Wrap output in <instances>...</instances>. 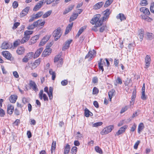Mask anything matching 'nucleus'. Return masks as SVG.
<instances>
[{
    "label": "nucleus",
    "instance_id": "obj_1",
    "mask_svg": "<svg viewBox=\"0 0 154 154\" xmlns=\"http://www.w3.org/2000/svg\"><path fill=\"white\" fill-rule=\"evenodd\" d=\"M111 12L109 9H107L103 12L104 16L102 19H99L100 15V14H97L95 17L94 18L91 20V23L92 24H95L96 27L100 26L102 24L103 22L106 20V19L108 18Z\"/></svg>",
    "mask_w": 154,
    "mask_h": 154
},
{
    "label": "nucleus",
    "instance_id": "obj_2",
    "mask_svg": "<svg viewBox=\"0 0 154 154\" xmlns=\"http://www.w3.org/2000/svg\"><path fill=\"white\" fill-rule=\"evenodd\" d=\"M62 33L61 28L60 27L58 28L54 31L53 36L54 38L55 41H57L60 38L62 35Z\"/></svg>",
    "mask_w": 154,
    "mask_h": 154
},
{
    "label": "nucleus",
    "instance_id": "obj_3",
    "mask_svg": "<svg viewBox=\"0 0 154 154\" xmlns=\"http://www.w3.org/2000/svg\"><path fill=\"white\" fill-rule=\"evenodd\" d=\"M54 62L57 63V67H60L61 66L63 62V59L61 58V55L59 54L55 57L54 59Z\"/></svg>",
    "mask_w": 154,
    "mask_h": 154
},
{
    "label": "nucleus",
    "instance_id": "obj_4",
    "mask_svg": "<svg viewBox=\"0 0 154 154\" xmlns=\"http://www.w3.org/2000/svg\"><path fill=\"white\" fill-rule=\"evenodd\" d=\"M114 128L113 125H110L105 128L100 132L101 135H103L107 134L110 132Z\"/></svg>",
    "mask_w": 154,
    "mask_h": 154
},
{
    "label": "nucleus",
    "instance_id": "obj_5",
    "mask_svg": "<svg viewBox=\"0 0 154 154\" xmlns=\"http://www.w3.org/2000/svg\"><path fill=\"white\" fill-rule=\"evenodd\" d=\"M52 45V44L50 42L49 44H48L47 46V47H48V48L51 46ZM51 50L49 48H47L44 51H43L42 53V56L43 57H45L47 56H48L51 53Z\"/></svg>",
    "mask_w": 154,
    "mask_h": 154
},
{
    "label": "nucleus",
    "instance_id": "obj_6",
    "mask_svg": "<svg viewBox=\"0 0 154 154\" xmlns=\"http://www.w3.org/2000/svg\"><path fill=\"white\" fill-rule=\"evenodd\" d=\"M33 54L34 53L32 52L27 53L23 59V62L24 63H27L29 60L32 58Z\"/></svg>",
    "mask_w": 154,
    "mask_h": 154
},
{
    "label": "nucleus",
    "instance_id": "obj_7",
    "mask_svg": "<svg viewBox=\"0 0 154 154\" xmlns=\"http://www.w3.org/2000/svg\"><path fill=\"white\" fill-rule=\"evenodd\" d=\"M44 91L47 93L49 99L51 100L53 98V88L51 87H50L49 88V91H48V88L47 87H45L44 89Z\"/></svg>",
    "mask_w": 154,
    "mask_h": 154
},
{
    "label": "nucleus",
    "instance_id": "obj_8",
    "mask_svg": "<svg viewBox=\"0 0 154 154\" xmlns=\"http://www.w3.org/2000/svg\"><path fill=\"white\" fill-rule=\"evenodd\" d=\"M95 53V51L94 50L90 51L86 56L85 58L88 59L89 60H91L94 57Z\"/></svg>",
    "mask_w": 154,
    "mask_h": 154
},
{
    "label": "nucleus",
    "instance_id": "obj_9",
    "mask_svg": "<svg viewBox=\"0 0 154 154\" xmlns=\"http://www.w3.org/2000/svg\"><path fill=\"white\" fill-rule=\"evenodd\" d=\"M29 85L36 92L38 91V89L36 83L32 80H29Z\"/></svg>",
    "mask_w": 154,
    "mask_h": 154
},
{
    "label": "nucleus",
    "instance_id": "obj_10",
    "mask_svg": "<svg viewBox=\"0 0 154 154\" xmlns=\"http://www.w3.org/2000/svg\"><path fill=\"white\" fill-rule=\"evenodd\" d=\"M43 90H41L38 94L39 98L41 100H42L43 98L44 101H48V98L47 95L45 94H43Z\"/></svg>",
    "mask_w": 154,
    "mask_h": 154
},
{
    "label": "nucleus",
    "instance_id": "obj_11",
    "mask_svg": "<svg viewBox=\"0 0 154 154\" xmlns=\"http://www.w3.org/2000/svg\"><path fill=\"white\" fill-rule=\"evenodd\" d=\"M151 58L150 57L147 55L145 58V68L147 69L148 68L150 63Z\"/></svg>",
    "mask_w": 154,
    "mask_h": 154
},
{
    "label": "nucleus",
    "instance_id": "obj_12",
    "mask_svg": "<svg viewBox=\"0 0 154 154\" xmlns=\"http://www.w3.org/2000/svg\"><path fill=\"white\" fill-rule=\"evenodd\" d=\"M127 125H124L121 127L118 131L116 133L115 135L118 136L120 134H121L125 131L126 129L127 128Z\"/></svg>",
    "mask_w": 154,
    "mask_h": 154
},
{
    "label": "nucleus",
    "instance_id": "obj_13",
    "mask_svg": "<svg viewBox=\"0 0 154 154\" xmlns=\"http://www.w3.org/2000/svg\"><path fill=\"white\" fill-rule=\"evenodd\" d=\"M140 11L145 15H149L150 14V12L149 9L146 7H143L140 8Z\"/></svg>",
    "mask_w": 154,
    "mask_h": 154
},
{
    "label": "nucleus",
    "instance_id": "obj_14",
    "mask_svg": "<svg viewBox=\"0 0 154 154\" xmlns=\"http://www.w3.org/2000/svg\"><path fill=\"white\" fill-rule=\"evenodd\" d=\"M44 2L42 1H39L34 7L33 10L34 11H37L41 8L43 5Z\"/></svg>",
    "mask_w": 154,
    "mask_h": 154
},
{
    "label": "nucleus",
    "instance_id": "obj_15",
    "mask_svg": "<svg viewBox=\"0 0 154 154\" xmlns=\"http://www.w3.org/2000/svg\"><path fill=\"white\" fill-rule=\"evenodd\" d=\"M72 41V40H70L66 41L63 45V46L62 48V50L64 51L68 49L69 47V45Z\"/></svg>",
    "mask_w": 154,
    "mask_h": 154
},
{
    "label": "nucleus",
    "instance_id": "obj_16",
    "mask_svg": "<svg viewBox=\"0 0 154 154\" xmlns=\"http://www.w3.org/2000/svg\"><path fill=\"white\" fill-rule=\"evenodd\" d=\"M39 35H36L31 38L30 41L29 42V45H32L35 43L37 40H38L39 38Z\"/></svg>",
    "mask_w": 154,
    "mask_h": 154
},
{
    "label": "nucleus",
    "instance_id": "obj_17",
    "mask_svg": "<svg viewBox=\"0 0 154 154\" xmlns=\"http://www.w3.org/2000/svg\"><path fill=\"white\" fill-rule=\"evenodd\" d=\"M104 3L103 2H99L96 4L93 7V9L97 10L100 8L103 5Z\"/></svg>",
    "mask_w": 154,
    "mask_h": 154
},
{
    "label": "nucleus",
    "instance_id": "obj_18",
    "mask_svg": "<svg viewBox=\"0 0 154 154\" xmlns=\"http://www.w3.org/2000/svg\"><path fill=\"white\" fill-rule=\"evenodd\" d=\"M4 56L7 59L10 60L11 57V54L8 51H4L2 52Z\"/></svg>",
    "mask_w": 154,
    "mask_h": 154
},
{
    "label": "nucleus",
    "instance_id": "obj_19",
    "mask_svg": "<svg viewBox=\"0 0 154 154\" xmlns=\"http://www.w3.org/2000/svg\"><path fill=\"white\" fill-rule=\"evenodd\" d=\"M43 48L41 47L39 49H38L36 51L34 54L33 56V58L35 59L38 57L42 53L43 50Z\"/></svg>",
    "mask_w": 154,
    "mask_h": 154
},
{
    "label": "nucleus",
    "instance_id": "obj_20",
    "mask_svg": "<svg viewBox=\"0 0 154 154\" xmlns=\"http://www.w3.org/2000/svg\"><path fill=\"white\" fill-rule=\"evenodd\" d=\"M14 110V106L11 104H8L7 106V112L10 114H11Z\"/></svg>",
    "mask_w": 154,
    "mask_h": 154
},
{
    "label": "nucleus",
    "instance_id": "obj_21",
    "mask_svg": "<svg viewBox=\"0 0 154 154\" xmlns=\"http://www.w3.org/2000/svg\"><path fill=\"white\" fill-rule=\"evenodd\" d=\"M116 18L117 19H120L121 21L124 20H126V17L125 15L123 14L119 13L116 16Z\"/></svg>",
    "mask_w": 154,
    "mask_h": 154
},
{
    "label": "nucleus",
    "instance_id": "obj_22",
    "mask_svg": "<svg viewBox=\"0 0 154 154\" xmlns=\"http://www.w3.org/2000/svg\"><path fill=\"white\" fill-rule=\"evenodd\" d=\"M115 91L114 89H112L108 92V96L109 100L111 101V99L113 96L115 95Z\"/></svg>",
    "mask_w": 154,
    "mask_h": 154
},
{
    "label": "nucleus",
    "instance_id": "obj_23",
    "mask_svg": "<svg viewBox=\"0 0 154 154\" xmlns=\"http://www.w3.org/2000/svg\"><path fill=\"white\" fill-rule=\"evenodd\" d=\"M73 25V23H72L70 24H69L68 26L66 28L65 34L66 35L68 33V32L71 30L72 27Z\"/></svg>",
    "mask_w": 154,
    "mask_h": 154
},
{
    "label": "nucleus",
    "instance_id": "obj_24",
    "mask_svg": "<svg viewBox=\"0 0 154 154\" xmlns=\"http://www.w3.org/2000/svg\"><path fill=\"white\" fill-rule=\"evenodd\" d=\"M10 47L9 44L7 42H4L2 45L1 48L3 49H7Z\"/></svg>",
    "mask_w": 154,
    "mask_h": 154
},
{
    "label": "nucleus",
    "instance_id": "obj_25",
    "mask_svg": "<svg viewBox=\"0 0 154 154\" xmlns=\"http://www.w3.org/2000/svg\"><path fill=\"white\" fill-rule=\"evenodd\" d=\"M70 145L68 144H66L64 148V154H68L70 151Z\"/></svg>",
    "mask_w": 154,
    "mask_h": 154
},
{
    "label": "nucleus",
    "instance_id": "obj_26",
    "mask_svg": "<svg viewBox=\"0 0 154 154\" xmlns=\"http://www.w3.org/2000/svg\"><path fill=\"white\" fill-rule=\"evenodd\" d=\"M24 52V49L23 47H20L17 48L16 51L17 54L19 55H21L23 54Z\"/></svg>",
    "mask_w": 154,
    "mask_h": 154
},
{
    "label": "nucleus",
    "instance_id": "obj_27",
    "mask_svg": "<svg viewBox=\"0 0 154 154\" xmlns=\"http://www.w3.org/2000/svg\"><path fill=\"white\" fill-rule=\"evenodd\" d=\"M17 99V96L16 95H11L9 97V100L11 102L14 103Z\"/></svg>",
    "mask_w": 154,
    "mask_h": 154
},
{
    "label": "nucleus",
    "instance_id": "obj_28",
    "mask_svg": "<svg viewBox=\"0 0 154 154\" xmlns=\"http://www.w3.org/2000/svg\"><path fill=\"white\" fill-rule=\"evenodd\" d=\"M86 26H84L82 27L79 31L78 33H77L76 37H78L79 35L82 33L86 29Z\"/></svg>",
    "mask_w": 154,
    "mask_h": 154
},
{
    "label": "nucleus",
    "instance_id": "obj_29",
    "mask_svg": "<svg viewBox=\"0 0 154 154\" xmlns=\"http://www.w3.org/2000/svg\"><path fill=\"white\" fill-rule=\"evenodd\" d=\"M78 14L77 13H73L72 15L70 17L69 22H71L75 20L78 16Z\"/></svg>",
    "mask_w": 154,
    "mask_h": 154
},
{
    "label": "nucleus",
    "instance_id": "obj_30",
    "mask_svg": "<svg viewBox=\"0 0 154 154\" xmlns=\"http://www.w3.org/2000/svg\"><path fill=\"white\" fill-rule=\"evenodd\" d=\"M74 6L72 5L69 6L67 8L65 9L63 13V14H66L71 11L73 8Z\"/></svg>",
    "mask_w": 154,
    "mask_h": 154
},
{
    "label": "nucleus",
    "instance_id": "obj_31",
    "mask_svg": "<svg viewBox=\"0 0 154 154\" xmlns=\"http://www.w3.org/2000/svg\"><path fill=\"white\" fill-rule=\"evenodd\" d=\"M40 59H38L36 60L33 63L32 65V67L34 69L36 67L40 64Z\"/></svg>",
    "mask_w": 154,
    "mask_h": 154
},
{
    "label": "nucleus",
    "instance_id": "obj_32",
    "mask_svg": "<svg viewBox=\"0 0 154 154\" xmlns=\"http://www.w3.org/2000/svg\"><path fill=\"white\" fill-rule=\"evenodd\" d=\"M144 128V125L143 123H140L138 125V132L139 134L140 133Z\"/></svg>",
    "mask_w": 154,
    "mask_h": 154
},
{
    "label": "nucleus",
    "instance_id": "obj_33",
    "mask_svg": "<svg viewBox=\"0 0 154 154\" xmlns=\"http://www.w3.org/2000/svg\"><path fill=\"white\" fill-rule=\"evenodd\" d=\"M85 114L86 117H88L89 116H91L93 115L92 113L87 108L85 109Z\"/></svg>",
    "mask_w": 154,
    "mask_h": 154
},
{
    "label": "nucleus",
    "instance_id": "obj_34",
    "mask_svg": "<svg viewBox=\"0 0 154 154\" xmlns=\"http://www.w3.org/2000/svg\"><path fill=\"white\" fill-rule=\"evenodd\" d=\"M56 141H53L51 147V153H52L53 151H54L56 148Z\"/></svg>",
    "mask_w": 154,
    "mask_h": 154
},
{
    "label": "nucleus",
    "instance_id": "obj_35",
    "mask_svg": "<svg viewBox=\"0 0 154 154\" xmlns=\"http://www.w3.org/2000/svg\"><path fill=\"white\" fill-rule=\"evenodd\" d=\"M51 13L52 11L51 10L48 11L43 15L42 18H45L51 15Z\"/></svg>",
    "mask_w": 154,
    "mask_h": 154
},
{
    "label": "nucleus",
    "instance_id": "obj_36",
    "mask_svg": "<svg viewBox=\"0 0 154 154\" xmlns=\"http://www.w3.org/2000/svg\"><path fill=\"white\" fill-rule=\"evenodd\" d=\"M29 38V37H27L26 36H25L22 38L21 41V43H24L27 42Z\"/></svg>",
    "mask_w": 154,
    "mask_h": 154
},
{
    "label": "nucleus",
    "instance_id": "obj_37",
    "mask_svg": "<svg viewBox=\"0 0 154 154\" xmlns=\"http://www.w3.org/2000/svg\"><path fill=\"white\" fill-rule=\"evenodd\" d=\"M113 0H107L104 6L107 7L109 6L112 2Z\"/></svg>",
    "mask_w": 154,
    "mask_h": 154
},
{
    "label": "nucleus",
    "instance_id": "obj_38",
    "mask_svg": "<svg viewBox=\"0 0 154 154\" xmlns=\"http://www.w3.org/2000/svg\"><path fill=\"white\" fill-rule=\"evenodd\" d=\"M51 37V35H48L45 36L42 39V42L45 41V42L48 41L50 37Z\"/></svg>",
    "mask_w": 154,
    "mask_h": 154
},
{
    "label": "nucleus",
    "instance_id": "obj_39",
    "mask_svg": "<svg viewBox=\"0 0 154 154\" xmlns=\"http://www.w3.org/2000/svg\"><path fill=\"white\" fill-rule=\"evenodd\" d=\"M33 31H31L26 30L24 32V35L26 36L27 37H30V35L32 34Z\"/></svg>",
    "mask_w": 154,
    "mask_h": 154
},
{
    "label": "nucleus",
    "instance_id": "obj_40",
    "mask_svg": "<svg viewBox=\"0 0 154 154\" xmlns=\"http://www.w3.org/2000/svg\"><path fill=\"white\" fill-rule=\"evenodd\" d=\"M77 148L75 146L73 147L71 150V152L72 154H76L77 152Z\"/></svg>",
    "mask_w": 154,
    "mask_h": 154
},
{
    "label": "nucleus",
    "instance_id": "obj_41",
    "mask_svg": "<svg viewBox=\"0 0 154 154\" xmlns=\"http://www.w3.org/2000/svg\"><path fill=\"white\" fill-rule=\"evenodd\" d=\"M103 124V122H98L93 124V127H97L99 126H101Z\"/></svg>",
    "mask_w": 154,
    "mask_h": 154
},
{
    "label": "nucleus",
    "instance_id": "obj_42",
    "mask_svg": "<svg viewBox=\"0 0 154 154\" xmlns=\"http://www.w3.org/2000/svg\"><path fill=\"white\" fill-rule=\"evenodd\" d=\"M95 150L97 152L99 153L100 154L102 153L103 152L101 149L100 148L99 146H96L95 147Z\"/></svg>",
    "mask_w": 154,
    "mask_h": 154
},
{
    "label": "nucleus",
    "instance_id": "obj_43",
    "mask_svg": "<svg viewBox=\"0 0 154 154\" xmlns=\"http://www.w3.org/2000/svg\"><path fill=\"white\" fill-rule=\"evenodd\" d=\"M82 137V134H80V132L79 131L77 132L76 134V139L79 140L81 139Z\"/></svg>",
    "mask_w": 154,
    "mask_h": 154
},
{
    "label": "nucleus",
    "instance_id": "obj_44",
    "mask_svg": "<svg viewBox=\"0 0 154 154\" xmlns=\"http://www.w3.org/2000/svg\"><path fill=\"white\" fill-rule=\"evenodd\" d=\"M43 14V12L42 11H39L36 14H35V18L37 19L40 17H41Z\"/></svg>",
    "mask_w": 154,
    "mask_h": 154
},
{
    "label": "nucleus",
    "instance_id": "obj_45",
    "mask_svg": "<svg viewBox=\"0 0 154 154\" xmlns=\"http://www.w3.org/2000/svg\"><path fill=\"white\" fill-rule=\"evenodd\" d=\"M138 36L139 38H140V41H141L143 37V32L142 31V30H141Z\"/></svg>",
    "mask_w": 154,
    "mask_h": 154
},
{
    "label": "nucleus",
    "instance_id": "obj_46",
    "mask_svg": "<svg viewBox=\"0 0 154 154\" xmlns=\"http://www.w3.org/2000/svg\"><path fill=\"white\" fill-rule=\"evenodd\" d=\"M141 98L143 100H145L146 99V97L145 95V91H142Z\"/></svg>",
    "mask_w": 154,
    "mask_h": 154
},
{
    "label": "nucleus",
    "instance_id": "obj_47",
    "mask_svg": "<svg viewBox=\"0 0 154 154\" xmlns=\"http://www.w3.org/2000/svg\"><path fill=\"white\" fill-rule=\"evenodd\" d=\"M99 92L98 88L96 87H94L93 90V94H97Z\"/></svg>",
    "mask_w": 154,
    "mask_h": 154
},
{
    "label": "nucleus",
    "instance_id": "obj_48",
    "mask_svg": "<svg viewBox=\"0 0 154 154\" xmlns=\"http://www.w3.org/2000/svg\"><path fill=\"white\" fill-rule=\"evenodd\" d=\"M146 0H141L140 4L142 6H146L147 5Z\"/></svg>",
    "mask_w": 154,
    "mask_h": 154
},
{
    "label": "nucleus",
    "instance_id": "obj_49",
    "mask_svg": "<svg viewBox=\"0 0 154 154\" xmlns=\"http://www.w3.org/2000/svg\"><path fill=\"white\" fill-rule=\"evenodd\" d=\"M68 81L67 80H64L61 82V84L63 86H66L67 85Z\"/></svg>",
    "mask_w": 154,
    "mask_h": 154
},
{
    "label": "nucleus",
    "instance_id": "obj_50",
    "mask_svg": "<svg viewBox=\"0 0 154 154\" xmlns=\"http://www.w3.org/2000/svg\"><path fill=\"white\" fill-rule=\"evenodd\" d=\"M152 34L151 33L147 32L146 34V35L147 38L149 39H151L153 38Z\"/></svg>",
    "mask_w": 154,
    "mask_h": 154
},
{
    "label": "nucleus",
    "instance_id": "obj_51",
    "mask_svg": "<svg viewBox=\"0 0 154 154\" xmlns=\"http://www.w3.org/2000/svg\"><path fill=\"white\" fill-rule=\"evenodd\" d=\"M5 114V112L4 110L0 108V116L1 117L4 116Z\"/></svg>",
    "mask_w": 154,
    "mask_h": 154
},
{
    "label": "nucleus",
    "instance_id": "obj_52",
    "mask_svg": "<svg viewBox=\"0 0 154 154\" xmlns=\"http://www.w3.org/2000/svg\"><path fill=\"white\" fill-rule=\"evenodd\" d=\"M20 42H21L19 40H17V41H15L14 43V46L17 47L20 44Z\"/></svg>",
    "mask_w": 154,
    "mask_h": 154
},
{
    "label": "nucleus",
    "instance_id": "obj_53",
    "mask_svg": "<svg viewBox=\"0 0 154 154\" xmlns=\"http://www.w3.org/2000/svg\"><path fill=\"white\" fill-rule=\"evenodd\" d=\"M20 23L19 22H16L15 23L13 26L12 29H16L18 26L20 25Z\"/></svg>",
    "mask_w": 154,
    "mask_h": 154
},
{
    "label": "nucleus",
    "instance_id": "obj_54",
    "mask_svg": "<svg viewBox=\"0 0 154 154\" xmlns=\"http://www.w3.org/2000/svg\"><path fill=\"white\" fill-rule=\"evenodd\" d=\"M150 10L152 12L154 13V3L151 4L150 7Z\"/></svg>",
    "mask_w": 154,
    "mask_h": 154
},
{
    "label": "nucleus",
    "instance_id": "obj_55",
    "mask_svg": "<svg viewBox=\"0 0 154 154\" xmlns=\"http://www.w3.org/2000/svg\"><path fill=\"white\" fill-rule=\"evenodd\" d=\"M22 102L24 104H26L28 102V99L26 97H23L22 98Z\"/></svg>",
    "mask_w": 154,
    "mask_h": 154
},
{
    "label": "nucleus",
    "instance_id": "obj_56",
    "mask_svg": "<svg viewBox=\"0 0 154 154\" xmlns=\"http://www.w3.org/2000/svg\"><path fill=\"white\" fill-rule=\"evenodd\" d=\"M29 7H26V8L24 9L23 11V12L25 13V14H27L28 12L29 11Z\"/></svg>",
    "mask_w": 154,
    "mask_h": 154
},
{
    "label": "nucleus",
    "instance_id": "obj_57",
    "mask_svg": "<svg viewBox=\"0 0 154 154\" xmlns=\"http://www.w3.org/2000/svg\"><path fill=\"white\" fill-rule=\"evenodd\" d=\"M136 125L134 123L133 125V126L131 127L130 130L132 132L134 131L136 128Z\"/></svg>",
    "mask_w": 154,
    "mask_h": 154
},
{
    "label": "nucleus",
    "instance_id": "obj_58",
    "mask_svg": "<svg viewBox=\"0 0 154 154\" xmlns=\"http://www.w3.org/2000/svg\"><path fill=\"white\" fill-rule=\"evenodd\" d=\"M35 19H37V18H35V15H34L31 16L30 19L29 20V22H32Z\"/></svg>",
    "mask_w": 154,
    "mask_h": 154
},
{
    "label": "nucleus",
    "instance_id": "obj_59",
    "mask_svg": "<svg viewBox=\"0 0 154 154\" xmlns=\"http://www.w3.org/2000/svg\"><path fill=\"white\" fill-rule=\"evenodd\" d=\"M13 75L16 78H17L19 77V75L17 73V71H14L13 72Z\"/></svg>",
    "mask_w": 154,
    "mask_h": 154
},
{
    "label": "nucleus",
    "instance_id": "obj_60",
    "mask_svg": "<svg viewBox=\"0 0 154 154\" xmlns=\"http://www.w3.org/2000/svg\"><path fill=\"white\" fill-rule=\"evenodd\" d=\"M102 59H100V61L98 62V64H100L101 65H103L105 64V62Z\"/></svg>",
    "mask_w": 154,
    "mask_h": 154
},
{
    "label": "nucleus",
    "instance_id": "obj_61",
    "mask_svg": "<svg viewBox=\"0 0 154 154\" xmlns=\"http://www.w3.org/2000/svg\"><path fill=\"white\" fill-rule=\"evenodd\" d=\"M13 6L14 8H16L18 6V4L16 1H14L13 3Z\"/></svg>",
    "mask_w": 154,
    "mask_h": 154
},
{
    "label": "nucleus",
    "instance_id": "obj_62",
    "mask_svg": "<svg viewBox=\"0 0 154 154\" xmlns=\"http://www.w3.org/2000/svg\"><path fill=\"white\" fill-rule=\"evenodd\" d=\"M42 1L44 2V3L46 2L47 5L50 4L53 2L51 0H42Z\"/></svg>",
    "mask_w": 154,
    "mask_h": 154
},
{
    "label": "nucleus",
    "instance_id": "obj_63",
    "mask_svg": "<svg viewBox=\"0 0 154 154\" xmlns=\"http://www.w3.org/2000/svg\"><path fill=\"white\" fill-rule=\"evenodd\" d=\"M116 82L117 83L120 84H121L122 83V80L119 77H118L117 78L116 80Z\"/></svg>",
    "mask_w": 154,
    "mask_h": 154
},
{
    "label": "nucleus",
    "instance_id": "obj_64",
    "mask_svg": "<svg viewBox=\"0 0 154 154\" xmlns=\"http://www.w3.org/2000/svg\"><path fill=\"white\" fill-rule=\"evenodd\" d=\"M140 141L138 140L137 141L135 144L134 146V149H137V148L138 146L140 143Z\"/></svg>",
    "mask_w": 154,
    "mask_h": 154
}]
</instances>
